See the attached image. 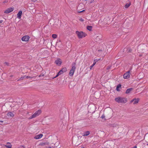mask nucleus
I'll return each instance as SVG.
<instances>
[{
    "instance_id": "8",
    "label": "nucleus",
    "mask_w": 148,
    "mask_h": 148,
    "mask_svg": "<svg viewBox=\"0 0 148 148\" xmlns=\"http://www.w3.org/2000/svg\"><path fill=\"white\" fill-rule=\"evenodd\" d=\"M14 9V8H10L7 9L4 12V13L6 14L12 12Z\"/></svg>"
},
{
    "instance_id": "7",
    "label": "nucleus",
    "mask_w": 148,
    "mask_h": 148,
    "mask_svg": "<svg viewBox=\"0 0 148 148\" xmlns=\"http://www.w3.org/2000/svg\"><path fill=\"white\" fill-rule=\"evenodd\" d=\"M55 63L58 66H60L62 64V62L61 60L59 58L55 60Z\"/></svg>"
},
{
    "instance_id": "45",
    "label": "nucleus",
    "mask_w": 148,
    "mask_h": 148,
    "mask_svg": "<svg viewBox=\"0 0 148 148\" xmlns=\"http://www.w3.org/2000/svg\"><path fill=\"white\" fill-rule=\"evenodd\" d=\"M84 147H82V148H84Z\"/></svg>"
},
{
    "instance_id": "5",
    "label": "nucleus",
    "mask_w": 148,
    "mask_h": 148,
    "mask_svg": "<svg viewBox=\"0 0 148 148\" xmlns=\"http://www.w3.org/2000/svg\"><path fill=\"white\" fill-rule=\"evenodd\" d=\"M130 71H128L124 73L123 75V78L125 79H128L130 76Z\"/></svg>"
},
{
    "instance_id": "36",
    "label": "nucleus",
    "mask_w": 148,
    "mask_h": 148,
    "mask_svg": "<svg viewBox=\"0 0 148 148\" xmlns=\"http://www.w3.org/2000/svg\"><path fill=\"white\" fill-rule=\"evenodd\" d=\"M33 77L28 76V78H29L31 79H32V78Z\"/></svg>"
},
{
    "instance_id": "38",
    "label": "nucleus",
    "mask_w": 148,
    "mask_h": 148,
    "mask_svg": "<svg viewBox=\"0 0 148 148\" xmlns=\"http://www.w3.org/2000/svg\"><path fill=\"white\" fill-rule=\"evenodd\" d=\"M94 1V0H91V1L90 2V3H92Z\"/></svg>"
},
{
    "instance_id": "12",
    "label": "nucleus",
    "mask_w": 148,
    "mask_h": 148,
    "mask_svg": "<svg viewBox=\"0 0 148 148\" xmlns=\"http://www.w3.org/2000/svg\"><path fill=\"white\" fill-rule=\"evenodd\" d=\"M133 89V88H130L127 90L126 91L125 93L126 94H128L130 93V92Z\"/></svg>"
},
{
    "instance_id": "44",
    "label": "nucleus",
    "mask_w": 148,
    "mask_h": 148,
    "mask_svg": "<svg viewBox=\"0 0 148 148\" xmlns=\"http://www.w3.org/2000/svg\"><path fill=\"white\" fill-rule=\"evenodd\" d=\"M5 63L7 65H8V63H7V62H5Z\"/></svg>"
},
{
    "instance_id": "18",
    "label": "nucleus",
    "mask_w": 148,
    "mask_h": 148,
    "mask_svg": "<svg viewBox=\"0 0 148 148\" xmlns=\"http://www.w3.org/2000/svg\"><path fill=\"white\" fill-rule=\"evenodd\" d=\"M7 144H10V145H5L6 147L7 148H11L12 147V145H11L10 143L8 142L7 143Z\"/></svg>"
},
{
    "instance_id": "23",
    "label": "nucleus",
    "mask_w": 148,
    "mask_h": 148,
    "mask_svg": "<svg viewBox=\"0 0 148 148\" xmlns=\"http://www.w3.org/2000/svg\"><path fill=\"white\" fill-rule=\"evenodd\" d=\"M132 51V49H129L127 50L128 52H131Z\"/></svg>"
},
{
    "instance_id": "9",
    "label": "nucleus",
    "mask_w": 148,
    "mask_h": 148,
    "mask_svg": "<svg viewBox=\"0 0 148 148\" xmlns=\"http://www.w3.org/2000/svg\"><path fill=\"white\" fill-rule=\"evenodd\" d=\"M67 69L66 67H64L62 68L58 72L61 75L64 72L66 71Z\"/></svg>"
},
{
    "instance_id": "27",
    "label": "nucleus",
    "mask_w": 148,
    "mask_h": 148,
    "mask_svg": "<svg viewBox=\"0 0 148 148\" xmlns=\"http://www.w3.org/2000/svg\"><path fill=\"white\" fill-rule=\"evenodd\" d=\"M8 2V0H5L3 2V3H7Z\"/></svg>"
},
{
    "instance_id": "22",
    "label": "nucleus",
    "mask_w": 148,
    "mask_h": 148,
    "mask_svg": "<svg viewBox=\"0 0 148 148\" xmlns=\"http://www.w3.org/2000/svg\"><path fill=\"white\" fill-rule=\"evenodd\" d=\"M23 79H24V77H22L20 78L19 79H18L17 81H20L21 80H23Z\"/></svg>"
},
{
    "instance_id": "33",
    "label": "nucleus",
    "mask_w": 148,
    "mask_h": 148,
    "mask_svg": "<svg viewBox=\"0 0 148 148\" xmlns=\"http://www.w3.org/2000/svg\"><path fill=\"white\" fill-rule=\"evenodd\" d=\"M44 76V74H40L39 76V77H40L41 76Z\"/></svg>"
},
{
    "instance_id": "19",
    "label": "nucleus",
    "mask_w": 148,
    "mask_h": 148,
    "mask_svg": "<svg viewBox=\"0 0 148 148\" xmlns=\"http://www.w3.org/2000/svg\"><path fill=\"white\" fill-rule=\"evenodd\" d=\"M130 3H127L126 4L125 6V8H128L130 5Z\"/></svg>"
},
{
    "instance_id": "24",
    "label": "nucleus",
    "mask_w": 148,
    "mask_h": 148,
    "mask_svg": "<svg viewBox=\"0 0 148 148\" xmlns=\"http://www.w3.org/2000/svg\"><path fill=\"white\" fill-rule=\"evenodd\" d=\"M61 74L59 73V72L56 75V76L54 77L53 78H56V77H58L59 75H60Z\"/></svg>"
},
{
    "instance_id": "14",
    "label": "nucleus",
    "mask_w": 148,
    "mask_h": 148,
    "mask_svg": "<svg viewBox=\"0 0 148 148\" xmlns=\"http://www.w3.org/2000/svg\"><path fill=\"white\" fill-rule=\"evenodd\" d=\"M7 115L9 117H13L14 115L12 112H10L7 114Z\"/></svg>"
},
{
    "instance_id": "43",
    "label": "nucleus",
    "mask_w": 148,
    "mask_h": 148,
    "mask_svg": "<svg viewBox=\"0 0 148 148\" xmlns=\"http://www.w3.org/2000/svg\"><path fill=\"white\" fill-rule=\"evenodd\" d=\"M48 148H54V147H53V148H52V147H48Z\"/></svg>"
},
{
    "instance_id": "37",
    "label": "nucleus",
    "mask_w": 148,
    "mask_h": 148,
    "mask_svg": "<svg viewBox=\"0 0 148 148\" xmlns=\"http://www.w3.org/2000/svg\"><path fill=\"white\" fill-rule=\"evenodd\" d=\"M3 22V20H0V23H2Z\"/></svg>"
},
{
    "instance_id": "32",
    "label": "nucleus",
    "mask_w": 148,
    "mask_h": 148,
    "mask_svg": "<svg viewBox=\"0 0 148 148\" xmlns=\"http://www.w3.org/2000/svg\"><path fill=\"white\" fill-rule=\"evenodd\" d=\"M134 99H133L130 102H131V103H132L133 102H134Z\"/></svg>"
},
{
    "instance_id": "11",
    "label": "nucleus",
    "mask_w": 148,
    "mask_h": 148,
    "mask_svg": "<svg viewBox=\"0 0 148 148\" xmlns=\"http://www.w3.org/2000/svg\"><path fill=\"white\" fill-rule=\"evenodd\" d=\"M43 134H40L37 135L34 138L36 139H39L41 138Z\"/></svg>"
},
{
    "instance_id": "35",
    "label": "nucleus",
    "mask_w": 148,
    "mask_h": 148,
    "mask_svg": "<svg viewBox=\"0 0 148 148\" xmlns=\"http://www.w3.org/2000/svg\"><path fill=\"white\" fill-rule=\"evenodd\" d=\"M3 122V121H0V124L2 125V124Z\"/></svg>"
},
{
    "instance_id": "31",
    "label": "nucleus",
    "mask_w": 148,
    "mask_h": 148,
    "mask_svg": "<svg viewBox=\"0 0 148 148\" xmlns=\"http://www.w3.org/2000/svg\"><path fill=\"white\" fill-rule=\"evenodd\" d=\"M94 65H93V64H92L91 66L90 67V69H91L94 66Z\"/></svg>"
},
{
    "instance_id": "30",
    "label": "nucleus",
    "mask_w": 148,
    "mask_h": 148,
    "mask_svg": "<svg viewBox=\"0 0 148 148\" xmlns=\"http://www.w3.org/2000/svg\"><path fill=\"white\" fill-rule=\"evenodd\" d=\"M105 117V116H104V115H103L101 116V118L102 119H103Z\"/></svg>"
},
{
    "instance_id": "16",
    "label": "nucleus",
    "mask_w": 148,
    "mask_h": 148,
    "mask_svg": "<svg viewBox=\"0 0 148 148\" xmlns=\"http://www.w3.org/2000/svg\"><path fill=\"white\" fill-rule=\"evenodd\" d=\"M139 99H134V104H135L138 103L139 101Z\"/></svg>"
},
{
    "instance_id": "46",
    "label": "nucleus",
    "mask_w": 148,
    "mask_h": 148,
    "mask_svg": "<svg viewBox=\"0 0 148 148\" xmlns=\"http://www.w3.org/2000/svg\"><path fill=\"white\" fill-rule=\"evenodd\" d=\"M147 145L148 146V143L147 144Z\"/></svg>"
},
{
    "instance_id": "20",
    "label": "nucleus",
    "mask_w": 148,
    "mask_h": 148,
    "mask_svg": "<svg viewBox=\"0 0 148 148\" xmlns=\"http://www.w3.org/2000/svg\"><path fill=\"white\" fill-rule=\"evenodd\" d=\"M52 37L54 38H56L57 37V35L56 34H53L52 35Z\"/></svg>"
},
{
    "instance_id": "3",
    "label": "nucleus",
    "mask_w": 148,
    "mask_h": 148,
    "mask_svg": "<svg viewBox=\"0 0 148 148\" xmlns=\"http://www.w3.org/2000/svg\"><path fill=\"white\" fill-rule=\"evenodd\" d=\"M76 34L78 36L79 38H82L83 37H85L86 36V34L82 32H76Z\"/></svg>"
},
{
    "instance_id": "41",
    "label": "nucleus",
    "mask_w": 148,
    "mask_h": 148,
    "mask_svg": "<svg viewBox=\"0 0 148 148\" xmlns=\"http://www.w3.org/2000/svg\"><path fill=\"white\" fill-rule=\"evenodd\" d=\"M85 11V10H82V12H83L84 11Z\"/></svg>"
},
{
    "instance_id": "17",
    "label": "nucleus",
    "mask_w": 148,
    "mask_h": 148,
    "mask_svg": "<svg viewBox=\"0 0 148 148\" xmlns=\"http://www.w3.org/2000/svg\"><path fill=\"white\" fill-rule=\"evenodd\" d=\"M92 26L88 25L87 27V29L89 31H91L92 30Z\"/></svg>"
},
{
    "instance_id": "2",
    "label": "nucleus",
    "mask_w": 148,
    "mask_h": 148,
    "mask_svg": "<svg viewBox=\"0 0 148 148\" xmlns=\"http://www.w3.org/2000/svg\"><path fill=\"white\" fill-rule=\"evenodd\" d=\"M75 65V63L74 62L72 64V67L69 73V75L71 76H72L74 73L76 69Z\"/></svg>"
},
{
    "instance_id": "42",
    "label": "nucleus",
    "mask_w": 148,
    "mask_h": 148,
    "mask_svg": "<svg viewBox=\"0 0 148 148\" xmlns=\"http://www.w3.org/2000/svg\"><path fill=\"white\" fill-rule=\"evenodd\" d=\"M133 148H136V146H134Z\"/></svg>"
},
{
    "instance_id": "29",
    "label": "nucleus",
    "mask_w": 148,
    "mask_h": 148,
    "mask_svg": "<svg viewBox=\"0 0 148 148\" xmlns=\"http://www.w3.org/2000/svg\"><path fill=\"white\" fill-rule=\"evenodd\" d=\"M23 77H24V78H27L28 79V76H26V75H25Z\"/></svg>"
},
{
    "instance_id": "26",
    "label": "nucleus",
    "mask_w": 148,
    "mask_h": 148,
    "mask_svg": "<svg viewBox=\"0 0 148 148\" xmlns=\"http://www.w3.org/2000/svg\"><path fill=\"white\" fill-rule=\"evenodd\" d=\"M79 20L82 22H83L84 21V20L82 18H79Z\"/></svg>"
},
{
    "instance_id": "13",
    "label": "nucleus",
    "mask_w": 148,
    "mask_h": 148,
    "mask_svg": "<svg viewBox=\"0 0 148 148\" xmlns=\"http://www.w3.org/2000/svg\"><path fill=\"white\" fill-rule=\"evenodd\" d=\"M90 134V132L89 131H87L85 132L83 134V136H87L88 135Z\"/></svg>"
},
{
    "instance_id": "4",
    "label": "nucleus",
    "mask_w": 148,
    "mask_h": 148,
    "mask_svg": "<svg viewBox=\"0 0 148 148\" xmlns=\"http://www.w3.org/2000/svg\"><path fill=\"white\" fill-rule=\"evenodd\" d=\"M41 113V110H38L36 111L34 114H33L29 118V119H30L35 118L39 115Z\"/></svg>"
},
{
    "instance_id": "1",
    "label": "nucleus",
    "mask_w": 148,
    "mask_h": 148,
    "mask_svg": "<svg viewBox=\"0 0 148 148\" xmlns=\"http://www.w3.org/2000/svg\"><path fill=\"white\" fill-rule=\"evenodd\" d=\"M115 101L119 103H125L127 102V99L125 98L118 97L116 98Z\"/></svg>"
},
{
    "instance_id": "28",
    "label": "nucleus",
    "mask_w": 148,
    "mask_h": 148,
    "mask_svg": "<svg viewBox=\"0 0 148 148\" xmlns=\"http://www.w3.org/2000/svg\"><path fill=\"white\" fill-rule=\"evenodd\" d=\"M111 68V66H108L107 67V69L108 70L109 69H110Z\"/></svg>"
},
{
    "instance_id": "15",
    "label": "nucleus",
    "mask_w": 148,
    "mask_h": 148,
    "mask_svg": "<svg viewBox=\"0 0 148 148\" xmlns=\"http://www.w3.org/2000/svg\"><path fill=\"white\" fill-rule=\"evenodd\" d=\"M121 84H118L116 87V90L117 91H120V90L119 89V88H120L121 87Z\"/></svg>"
},
{
    "instance_id": "10",
    "label": "nucleus",
    "mask_w": 148,
    "mask_h": 148,
    "mask_svg": "<svg viewBox=\"0 0 148 148\" xmlns=\"http://www.w3.org/2000/svg\"><path fill=\"white\" fill-rule=\"evenodd\" d=\"M22 14V12L21 11H19L17 14V18L18 19H20Z\"/></svg>"
},
{
    "instance_id": "25",
    "label": "nucleus",
    "mask_w": 148,
    "mask_h": 148,
    "mask_svg": "<svg viewBox=\"0 0 148 148\" xmlns=\"http://www.w3.org/2000/svg\"><path fill=\"white\" fill-rule=\"evenodd\" d=\"M101 59V58L99 59H96L94 60V61H96V62H97L100 60Z\"/></svg>"
},
{
    "instance_id": "34",
    "label": "nucleus",
    "mask_w": 148,
    "mask_h": 148,
    "mask_svg": "<svg viewBox=\"0 0 148 148\" xmlns=\"http://www.w3.org/2000/svg\"><path fill=\"white\" fill-rule=\"evenodd\" d=\"M96 61H95L94 60V62L93 64V65H95V64H96Z\"/></svg>"
},
{
    "instance_id": "21",
    "label": "nucleus",
    "mask_w": 148,
    "mask_h": 148,
    "mask_svg": "<svg viewBox=\"0 0 148 148\" xmlns=\"http://www.w3.org/2000/svg\"><path fill=\"white\" fill-rule=\"evenodd\" d=\"M40 145L42 146L45 145H46V143H42L40 144Z\"/></svg>"
},
{
    "instance_id": "6",
    "label": "nucleus",
    "mask_w": 148,
    "mask_h": 148,
    "mask_svg": "<svg viewBox=\"0 0 148 148\" xmlns=\"http://www.w3.org/2000/svg\"><path fill=\"white\" fill-rule=\"evenodd\" d=\"M30 37L28 36H25L21 38V40L23 41L27 42L28 41Z\"/></svg>"
},
{
    "instance_id": "47",
    "label": "nucleus",
    "mask_w": 148,
    "mask_h": 148,
    "mask_svg": "<svg viewBox=\"0 0 148 148\" xmlns=\"http://www.w3.org/2000/svg\"><path fill=\"white\" fill-rule=\"evenodd\" d=\"M85 1H88V0H85Z\"/></svg>"
},
{
    "instance_id": "40",
    "label": "nucleus",
    "mask_w": 148,
    "mask_h": 148,
    "mask_svg": "<svg viewBox=\"0 0 148 148\" xmlns=\"http://www.w3.org/2000/svg\"><path fill=\"white\" fill-rule=\"evenodd\" d=\"M13 76V75H11L10 76V77H12Z\"/></svg>"
},
{
    "instance_id": "39",
    "label": "nucleus",
    "mask_w": 148,
    "mask_h": 148,
    "mask_svg": "<svg viewBox=\"0 0 148 148\" xmlns=\"http://www.w3.org/2000/svg\"><path fill=\"white\" fill-rule=\"evenodd\" d=\"M82 11L78 12L79 13H82Z\"/></svg>"
}]
</instances>
